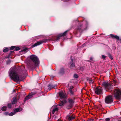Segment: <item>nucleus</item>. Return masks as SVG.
Segmentation results:
<instances>
[{
	"label": "nucleus",
	"mask_w": 121,
	"mask_h": 121,
	"mask_svg": "<svg viewBox=\"0 0 121 121\" xmlns=\"http://www.w3.org/2000/svg\"><path fill=\"white\" fill-rule=\"evenodd\" d=\"M64 69L63 68L61 69L60 70V73H62L64 72Z\"/></svg>",
	"instance_id": "nucleus-21"
},
{
	"label": "nucleus",
	"mask_w": 121,
	"mask_h": 121,
	"mask_svg": "<svg viewBox=\"0 0 121 121\" xmlns=\"http://www.w3.org/2000/svg\"><path fill=\"white\" fill-rule=\"evenodd\" d=\"M74 77L76 78H78V75L76 74H75L74 75Z\"/></svg>",
	"instance_id": "nucleus-28"
},
{
	"label": "nucleus",
	"mask_w": 121,
	"mask_h": 121,
	"mask_svg": "<svg viewBox=\"0 0 121 121\" xmlns=\"http://www.w3.org/2000/svg\"><path fill=\"white\" fill-rule=\"evenodd\" d=\"M113 101V99L112 97L110 95L107 96L105 99V102L107 104H111Z\"/></svg>",
	"instance_id": "nucleus-6"
},
{
	"label": "nucleus",
	"mask_w": 121,
	"mask_h": 121,
	"mask_svg": "<svg viewBox=\"0 0 121 121\" xmlns=\"http://www.w3.org/2000/svg\"><path fill=\"white\" fill-rule=\"evenodd\" d=\"M30 58L31 60L34 63V66L36 67L38 66L39 64V60L38 57L36 56L32 55L30 56Z\"/></svg>",
	"instance_id": "nucleus-3"
},
{
	"label": "nucleus",
	"mask_w": 121,
	"mask_h": 121,
	"mask_svg": "<svg viewBox=\"0 0 121 121\" xmlns=\"http://www.w3.org/2000/svg\"><path fill=\"white\" fill-rule=\"evenodd\" d=\"M7 109V107L6 106H3L1 110L3 111H5Z\"/></svg>",
	"instance_id": "nucleus-17"
},
{
	"label": "nucleus",
	"mask_w": 121,
	"mask_h": 121,
	"mask_svg": "<svg viewBox=\"0 0 121 121\" xmlns=\"http://www.w3.org/2000/svg\"><path fill=\"white\" fill-rule=\"evenodd\" d=\"M48 86L49 88H50V89L51 88V87H54L52 86L51 84H49L48 85Z\"/></svg>",
	"instance_id": "nucleus-26"
},
{
	"label": "nucleus",
	"mask_w": 121,
	"mask_h": 121,
	"mask_svg": "<svg viewBox=\"0 0 121 121\" xmlns=\"http://www.w3.org/2000/svg\"><path fill=\"white\" fill-rule=\"evenodd\" d=\"M75 64L74 63H71V65L70 66V68L72 69H74L75 68Z\"/></svg>",
	"instance_id": "nucleus-14"
},
{
	"label": "nucleus",
	"mask_w": 121,
	"mask_h": 121,
	"mask_svg": "<svg viewBox=\"0 0 121 121\" xmlns=\"http://www.w3.org/2000/svg\"><path fill=\"white\" fill-rule=\"evenodd\" d=\"M7 58H9V56H8L7 57Z\"/></svg>",
	"instance_id": "nucleus-38"
},
{
	"label": "nucleus",
	"mask_w": 121,
	"mask_h": 121,
	"mask_svg": "<svg viewBox=\"0 0 121 121\" xmlns=\"http://www.w3.org/2000/svg\"><path fill=\"white\" fill-rule=\"evenodd\" d=\"M52 109H53L52 113L54 114L55 112H57L58 110V108L56 106H54L52 107Z\"/></svg>",
	"instance_id": "nucleus-10"
},
{
	"label": "nucleus",
	"mask_w": 121,
	"mask_h": 121,
	"mask_svg": "<svg viewBox=\"0 0 121 121\" xmlns=\"http://www.w3.org/2000/svg\"><path fill=\"white\" fill-rule=\"evenodd\" d=\"M28 48H27L24 49L23 50V51H26L28 49Z\"/></svg>",
	"instance_id": "nucleus-30"
},
{
	"label": "nucleus",
	"mask_w": 121,
	"mask_h": 121,
	"mask_svg": "<svg viewBox=\"0 0 121 121\" xmlns=\"http://www.w3.org/2000/svg\"><path fill=\"white\" fill-rule=\"evenodd\" d=\"M13 51H11L10 52V53L9 54V55H11V53H12L13 52Z\"/></svg>",
	"instance_id": "nucleus-35"
},
{
	"label": "nucleus",
	"mask_w": 121,
	"mask_h": 121,
	"mask_svg": "<svg viewBox=\"0 0 121 121\" xmlns=\"http://www.w3.org/2000/svg\"><path fill=\"white\" fill-rule=\"evenodd\" d=\"M111 37L114 38V35L112 34H111L110 35Z\"/></svg>",
	"instance_id": "nucleus-34"
},
{
	"label": "nucleus",
	"mask_w": 121,
	"mask_h": 121,
	"mask_svg": "<svg viewBox=\"0 0 121 121\" xmlns=\"http://www.w3.org/2000/svg\"><path fill=\"white\" fill-rule=\"evenodd\" d=\"M108 56L109 57V58L110 59H111L112 60L113 59V58L110 54H109L108 55Z\"/></svg>",
	"instance_id": "nucleus-27"
},
{
	"label": "nucleus",
	"mask_w": 121,
	"mask_h": 121,
	"mask_svg": "<svg viewBox=\"0 0 121 121\" xmlns=\"http://www.w3.org/2000/svg\"><path fill=\"white\" fill-rule=\"evenodd\" d=\"M22 110V108H17L15 109L14 111V112L16 113V112H19L21 111Z\"/></svg>",
	"instance_id": "nucleus-15"
},
{
	"label": "nucleus",
	"mask_w": 121,
	"mask_h": 121,
	"mask_svg": "<svg viewBox=\"0 0 121 121\" xmlns=\"http://www.w3.org/2000/svg\"><path fill=\"white\" fill-rule=\"evenodd\" d=\"M69 92H70V93L71 95H72L73 94V92L72 91V90H69Z\"/></svg>",
	"instance_id": "nucleus-29"
},
{
	"label": "nucleus",
	"mask_w": 121,
	"mask_h": 121,
	"mask_svg": "<svg viewBox=\"0 0 121 121\" xmlns=\"http://www.w3.org/2000/svg\"><path fill=\"white\" fill-rule=\"evenodd\" d=\"M9 73L10 78L14 81H18L22 80V78L18 75L15 68H11L9 71Z\"/></svg>",
	"instance_id": "nucleus-1"
},
{
	"label": "nucleus",
	"mask_w": 121,
	"mask_h": 121,
	"mask_svg": "<svg viewBox=\"0 0 121 121\" xmlns=\"http://www.w3.org/2000/svg\"><path fill=\"white\" fill-rule=\"evenodd\" d=\"M114 38L118 40L119 39V37L117 35H114Z\"/></svg>",
	"instance_id": "nucleus-24"
},
{
	"label": "nucleus",
	"mask_w": 121,
	"mask_h": 121,
	"mask_svg": "<svg viewBox=\"0 0 121 121\" xmlns=\"http://www.w3.org/2000/svg\"><path fill=\"white\" fill-rule=\"evenodd\" d=\"M9 50V49L8 48H6L3 50V52H7Z\"/></svg>",
	"instance_id": "nucleus-23"
},
{
	"label": "nucleus",
	"mask_w": 121,
	"mask_h": 121,
	"mask_svg": "<svg viewBox=\"0 0 121 121\" xmlns=\"http://www.w3.org/2000/svg\"><path fill=\"white\" fill-rule=\"evenodd\" d=\"M15 46H12L11 47L10 49V50H12L13 49H14Z\"/></svg>",
	"instance_id": "nucleus-25"
},
{
	"label": "nucleus",
	"mask_w": 121,
	"mask_h": 121,
	"mask_svg": "<svg viewBox=\"0 0 121 121\" xmlns=\"http://www.w3.org/2000/svg\"><path fill=\"white\" fill-rule=\"evenodd\" d=\"M15 114V113L14 111L13 112H11V113H9V115L10 116H12Z\"/></svg>",
	"instance_id": "nucleus-18"
},
{
	"label": "nucleus",
	"mask_w": 121,
	"mask_h": 121,
	"mask_svg": "<svg viewBox=\"0 0 121 121\" xmlns=\"http://www.w3.org/2000/svg\"><path fill=\"white\" fill-rule=\"evenodd\" d=\"M68 31H66L64 32L62 34H60L57 37V39H56V40H58L61 37V36H65L67 32Z\"/></svg>",
	"instance_id": "nucleus-11"
},
{
	"label": "nucleus",
	"mask_w": 121,
	"mask_h": 121,
	"mask_svg": "<svg viewBox=\"0 0 121 121\" xmlns=\"http://www.w3.org/2000/svg\"><path fill=\"white\" fill-rule=\"evenodd\" d=\"M92 58H90V60H92Z\"/></svg>",
	"instance_id": "nucleus-37"
},
{
	"label": "nucleus",
	"mask_w": 121,
	"mask_h": 121,
	"mask_svg": "<svg viewBox=\"0 0 121 121\" xmlns=\"http://www.w3.org/2000/svg\"><path fill=\"white\" fill-rule=\"evenodd\" d=\"M8 61H9V62H10V60H8Z\"/></svg>",
	"instance_id": "nucleus-39"
},
{
	"label": "nucleus",
	"mask_w": 121,
	"mask_h": 121,
	"mask_svg": "<svg viewBox=\"0 0 121 121\" xmlns=\"http://www.w3.org/2000/svg\"><path fill=\"white\" fill-rule=\"evenodd\" d=\"M59 95L61 99H63V100L61 101V102L59 105L60 106H61L65 104L67 102L66 98V95L62 92H60L59 93Z\"/></svg>",
	"instance_id": "nucleus-2"
},
{
	"label": "nucleus",
	"mask_w": 121,
	"mask_h": 121,
	"mask_svg": "<svg viewBox=\"0 0 121 121\" xmlns=\"http://www.w3.org/2000/svg\"><path fill=\"white\" fill-rule=\"evenodd\" d=\"M57 121H61V119H58Z\"/></svg>",
	"instance_id": "nucleus-36"
},
{
	"label": "nucleus",
	"mask_w": 121,
	"mask_h": 121,
	"mask_svg": "<svg viewBox=\"0 0 121 121\" xmlns=\"http://www.w3.org/2000/svg\"><path fill=\"white\" fill-rule=\"evenodd\" d=\"M94 82L93 80H92L91 79H90L89 80V82L90 84H91Z\"/></svg>",
	"instance_id": "nucleus-19"
},
{
	"label": "nucleus",
	"mask_w": 121,
	"mask_h": 121,
	"mask_svg": "<svg viewBox=\"0 0 121 121\" xmlns=\"http://www.w3.org/2000/svg\"><path fill=\"white\" fill-rule=\"evenodd\" d=\"M102 57L103 59H105L106 58V56L104 55H102Z\"/></svg>",
	"instance_id": "nucleus-33"
},
{
	"label": "nucleus",
	"mask_w": 121,
	"mask_h": 121,
	"mask_svg": "<svg viewBox=\"0 0 121 121\" xmlns=\"http://www.w3.org/2000/svg\"><path fill=\"white\" fill-rule=\"evenodd\" d=\"M114 96L117 99H120L121 98V91L117 89L114 91Z\"/></svg>",
	"instance_id": "nucleus-5"
},
{
	"label": "nucleus",
	"mask_w": 121,
	"mask_h": 121,
	"mask_svg": "<svg viewBox=\"0 0 121 121\" xmlns=\"http://www.w3.org/2000/svg\"><path fill=\"white\" fill-rule=\"evenodd\" d=\"M13 99L14 100L12 102V104H14L16 103L17 101L16 97H14Z\"/></svg>",
	"instance_id": "nucleus-16"
},
{
	"label": "nucleus",
	"mask_w": 121,
	"mask_h": 121,
	"mask_svg": "<svg viewBox=\"0 0 121 121\" xmlns=\"http://www.w3.org/2000/svg\"><path fill=\"white\" fill-rule=\"evenodd\" d=\"M69 107L70 108H71L73 105V100L71 99H69Z\"/></svg>",
	"instance_id": "nucleus-12"
},
{
	"label": "nucleus",
	"mask_w": 121,
	"mask_h": 121,
	"mask_svg": "<svg viewBox=\"0 0 121 121\" xmlns=\"http://www.w3.org/2000/svg\"><path fill=\"white\" fill-rule=\"evenodd\" d=\"M73 86H71L69 88V90H72V89H73Z\"/></svg>",
	"instance_id": "nucleus-32"
},
{
	"label": "nucleus",
	"mask_w": 121,
	"mask_h": 121,
	"mask_svg": "<svg viewBox=\"0 0 121 121\" xmlns=\"http://www.w3.org/2000/svg\"><path fill=\"white\" fill-rule=\"evenodd\" d=\"M66 118L69 121H71L75 118V117L74 115L70 116L69 115H68L66 117Z\"/></svg>",
	"instance_id": "nucleus-9"
},
{
	"label": "nucleus",
	"mask_w": 121,
	"mask_h": 121,
	"mask_svg": "<svg viewBox=\"0 0 121 121\" xmlns=\"http://www.w3.org/2000/svg\"><path fill=\"white\" fill-rule=\"evenodd\" d=\"M8 107L10 109L12 107V104H8Z\"/></svg>",
	"instance_id": "nucleus-22"
},
{
	"label": "nucleus",
	"mask_w": 121,
	"mask_h": 121,
	"mask_svg": "<svg viewBox=\"0 0 121 121\" xmlns=\"http://www.w3.org/2000/svg\"><path fill=\"white\" fill-rule=\"evenodd\" d=\"M95 93L97 95H99L102 92V90L100 87H96L95 89Z\"/></svg>",
	"instance_id": "nucleus-8"
},
{
	"label": "nucleus",
	"mask_w": 121,
	"mask_h": 121,
	"mask_svg": "<svg viewBox=\"0 0 121 121\" xmlns=\"http://www.w3.org/2000/svg\"><path fill=\"white\" fill-rule=\"evenodd\" d=\"M32 97V95L31 94H30L29 95L26 96L24 100V101L29 99Z\"/></svg>",
	"instance_id": "nucleus-13"
},
{
	"label": "nucleus",
	"mask_w": 121,
	"mask_h": 121,
	"mask_svg": "<svg viewBox=\"0 0 121 121\" xmlns=\"http://www.w3.org/2000/svg\"><path fill=\"white\" fill-rule=\"evenodd\" d=\"M9 113L8 112H4V114L6 115H9Z\"/></svg>",
	"instance_id": "nucleus-31"
},
{
	"label": "nucleus",
	"mask_w": 121,
	"mask_h": 121,
	"mask_svg": "<svg viewBox=\"0 0 121 121\" xmlns=\"http://www.w3.org/2000/svg\"><path fill=\"white\" fill-rule=\"evenodd\" d=\"M102 85L105 88L107 91L108 90H111L113 88L112 84L107 82H103L102 83Z\"/></svg>",
	"instance_id": "nucleus-4"
},
{
	"label": "nucleus",
	"mask_w": 121,
	"mask_h": 121,
	"mask_svg": "<svg viewBox=\"0 0 121 121\" xmlns=\"http://www.w3.org/2000/svg\"><path fill=\"white\" fill-rule=\"evenodd\" d=\"M20 49V48L18 47H15V49H14V50L18 51Z\"/></svg>",
	"instance_id": "nucleus-20"
},
{
	"label": "nucleus",
	"mask_w": 121,
	"mask_h": 121,
	"mask_svg": "<svg viewBox=\"0 0 121 121\" xmlns=\"http://www.w3.org/2000/svg\"><path fill=\"white\" fill-rule=\"evenodd\" d=\"M47 40L45 39H43L42 40H40V41H38L37 43L35 44L34 45H33L32 46V47L33 48H34L35 46L39 45L42 43H45L47 42Z\"/></svg>",
	"instance_id": "nucleus-7"
}]
</instances>
